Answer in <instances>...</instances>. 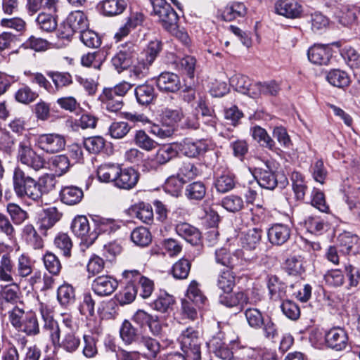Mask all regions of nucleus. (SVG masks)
<instances>
[{"instance_id":"nucleus-34","label":"nucleus","mask_w":360,"mask_h":360,"mask_svg":"<svg viewBox=\"0 0 360 360\" xmlns=\"http://www.w3.org/2000/svg\"><path fill=\"white\" fill-rule=\"evenodd\" d=\"M247 8L240 2H231L223 10L221 16L226 21H231L238 17L244 16L246 14Z\"/></svg>"},{"instance_id":"nucleus-59","label":"nucleus","mask_w":360,"mask_h":360,"mask_svg":"<svg viewBox=\"0 0 360 360\" xmlns=\"http://www.w3.org/2000/svg\"><path fill=\"white\" fill-rule=\"evenodd\" d=\"M186 300L194 302L197 306L205 303L206 297L199 288L198 283L195 281H191L188 285Z\"/></svg>"},{"instance_id":"nucleus-26","label":"nucleus","mask_w":360,"mask_h":360,"mask_svg":"<svg viewBox=\"0 0 360 360\" xmlns=\"http://www.w3.org/2000/svg\"><path fill=\"white\" fill-rule=\"evenodd\" d=\"M143 15L141 13H132L127 18V21L123 26L115 34L117 40L127 36L131 30L142 24L143 21Z\"/></svg>"},{"instance_id":"nucleus-47","label":"nucleus","mask_w":360,"mask_h":360,"mask_svg":"<svg viewBox=\"0 0 360 360\" xmlns=\"http://www.w3.org/2000/svg\"><path fill=\"white\" fill-rule=\"evenodd\" d=\"M327 81L333 86L343 88L349 84V77L346 72L335 69L330 70L326 76Z\"/></svg>"},{"instance_id":"nucleus-24","label":"nucleus","mask_w":360,"mask_h":360,"mask_svg":"<svg viewBox=\"0 0 360 360\" xmlns=\"http://www.w3.org/2000/svg\"><path fill=\"white\" fill-rule=\"evenodd\" d=\"M176 233L191 245H197L200 240V233L195 227L188 223H180L176 226Z\"/></svg>"},{"instance_id":"nucleus-1","label":"nucleus","mask_w":360,"mask_h":360,"mask_svg":"<svg viewBox=\"0 0 360 360\" xmlns=\"http://www.w3.org/2000/svg\"><path fill=\"white\" fill-rule=\"evenodd\" d=\"M13 188L15 194L21 199L27 198L37 200L43 193L41 186L20 167H15L13 170Z\"/></svg>"},{"instance_id":"nucleus-32","label":"nucleus","mask_w":360,"mask_h":360,"mask_svg":"<svg viewBox=\"0 0 360 360\" xmlns=\"http://www.w3.org/2000/svg\"><path fill=\"white\" fill-rule=\"evenodd\" d=\"M179 150L184 155L195 158L205 150V146L201 141L185 139L181 143Z\"/></svg>"},{"instance_id":"nucleus-20","label":"nucleus","mask_w":360,"mask_h":360,"mask_svg":"<svg viewBox=\"0 0 360 360\" xmlns=\"http://www.w3.org/2000/svg\"><path fill=\"white\" fill-rule=\"evenodd\" d=\"M156 84L161 91L165 92H176L181 86L178 75L169 72L161 73L157 78Z\"/></svg>"},{"instance_id":"nucleus-19","label":"nucleus","mask_w":360,"mask_h":360,"mask_svg":"<svg viewBox=\"0 0 360 360\" xmlns=\"http://www.w3.org/2000/svg\"><path fill=\"white\" fill-rule=\"evenodd\" d=\"M307 56L309 61L314 64L328 65L333 56V51L329 44H315L309 49Z\"/></svg>"},{"instance_id":"nucleus-57","label":"nucleus","mask_w":360,"mask_h":360,"mask_svg":"<svg viewBox=\"0 0 360 360\" xmlns=\"http://www.w3.org/2000/svg\"><path fill=\"white\" fill-rule=\"evenodd\" d=\"M57 298L61 305L66 306L74 302L75 293L73 287L68 283H64L58 287Z\"/></svg>"},{"instance_id":"nucleus-3","label":"nucleus","mask_w":360,"mask_h":360,"mask_svg":"<svg viewBox=\"0 0 360 360\" xmlns=\"http://www.w3.org/2000/svg\"><path fill=\"white\" fill-rule=\"evenodd\" d=\"M257 258V256L255 254L249 257L243 250H236L231 253L227 249L221 248L216 250L214 253L216 263L229 269L244 265L245 262H252Z\"/></svg>"},{"instance_id":"nucleus-22","label":"nucleus","mask_w":360,"mask_h":360,"mask_svg":"<svg viewBox=\"0 0 360 360\" xmlns=\"http://www.w3.org/2000/svg\"><path fill=\"white\" fill-rule=\"evenodd\" d=\"M290 236V228L282 224H276L268 231V238L273 245H281L289 239Z\"/></svg>"},{"instance_id":"nucleus-33","label":"nucleus","mask_w":360,"mask_h":360,"mask_svg":"<svg viewBox=\"0 0 360 360\" xmlns=\"http://www.w3.org/2000/svg\"><path fill=\"white\" fill-rule=\"evenodd\" d=\"M262 231L259 228L248 229L241 238L243 247L245 250H255L259 244Z\"/></svg>"},{"instance_id":"nucleus-2","label":"nucleus","mask_w":360,"mask_h":360,"mask_svg":"<svg viewBox=\"0 0 360 360\" xmlns=\"http://www.w3.org/2000/svg\"><path fill=\"white\" fill-rule=\"evenodd\" d=\"M16 160L34 171L43 168L45 163L44 158L33 149L28 135H25L18 144Z\"/></svg>"},{"instance_id":"nucleus-38","label":"nucleus","mask_w":360,"mask_h":360,"mask_svg":"<svg viewBox=\"0 0 360 360\" xmlns=\"http://www.w3.org/2000/svg\"><path fill=\"white\" fill-rule=\"evenodd\" d=\"M22 236L34 249L39 250L44 247L43 240L32 224H27L23 227Z\"/></svg>"},{"instance_id":"nucleus-11","label":"nucleus","mask_w":360,"mask_h":360,"mask_svg":"<svg viewBox=\"0 0 360 360\" xmlns=\"http://www.w3.org/2000/svg\"><path fill=\"white\" fill-rule=\"evenodd\" d=\"M325 340L326 345L335 351L344 350L349 342L346 330L342 327H333L326 332Z\"/></svg>"},{"instance_id":"nucleus-23","label":"nucleus","mask_w":360,"mask_h":360,"mask_svg":"<svg viewBox=\"0 0 360 360\" xmlns=\"http://www.w3.org/2000/svg\"><path fill=\"white\" fill-rule=\"evenodd\" d=\"M58 0H27L26 8L28 13L33 15L41 10L56 13Z\"/></svg>"},{"instance_id":"nucleus-63","label":"nucleus","mask_w":360,"mask_h":360,"mask_svg":"<svg viewBox=\"0 0 360 360\" xmlns=\"http://www.w3.org/2000/svg\"><path fill=\"white\" fill-rule=\"evenodd\" d=\"M162 49L161 42L154 40L149 42L146 49L139 57H143L148 64L152 65Z\"/></svg>"},{"instance_id":"nucleus-46","label":"nucleus","mask_w":360,"mask_h":360,"mask_svg":"<svg viewBox=\"0 0 360 360\" xmlns=\"http://www.w3.org/2000/svg\"><path fill=\"white\" fill-rule=\"evenodd\" d=\"M136 217L145 224H150L153 221V210L151 205L143 202H139L133 207Z\"/></svg>"},{"instance_id":"nucleus-8","label":"nucleus","mask_w":360,"mask_h":360,"mask_svg":"<svg viewBox=\"0 0 360 360\" xmlns=\"http://www.w3.org/2000/svg\"><path fill=\"white\" fill-rule=\"evenodd\" d=\"M37 146L46 153L53 154L62 151L66 144L65 139L58 134H44L38 136Z\"/></svg>"},{"instance_id":"nucleus-37","label":"nucleus","mask_w":360,"mask_h":360,"mask_svg":"<svg viewBox=\"0 0 360 360\" xmlns=\"http://www.w3.org/2000/svg\"><path fill=\"white\" fill-rule=\"evenodd\" d=\"M135 96L139 104L148 105L155 97V89L153 85L148 84L139 85L135 89Z\"/></svg>"},{"instance_id":"nucleus-31","label":"nucleus","mask_w":360,"mask_h":360,"mask_svg":"<svg viewBox=\"0 0 360 360\" xmlns=\"http://www.w3.org/2000/svg\"><path fill=\"white\" fill-rule=\"evenodd\" d=\"M83 191L77 186H65L60 191L61 200L67 205L77 204L83 198Z\"/></svg>"},{"instance_id":"nucleus-45","label":"nucleus","mask_w":360,"mask_h":360,"mask_svg":"<svg viewBox=\"0 0 360 360\" xmlns=\"http://www.w3.org/2000/svg\"><path fill=\"white\" fill-rule=\"evenodd\" d=\"M134 141L136 146L148 152L154 150L158 146V143L143 130L136 131Z\"/></svg>"},{"instance_id":"nucleus-52","label":"nucleus","mask_w":360,"mask_h":360,"mask_svg":"<svg viewBox=\"0 0 360 360\" xmlns=\"http://www.w3.org/2000/svg\"><path fill=\"white\" fill-rule=\"evenodd\" d=\"M131 239L136 245L144 247L150 243L151 234L147 228L140 226L132 231Z\"/></svg>"},{"instance_id":"nucleus-35","label":"nucleus","mask_w":360,"mask_h":360,"mask_svg":"<svg viewBox=\"0 0 360 360\" xmlns=\"http://www.w3.org/2000/svg\"><path fill=\"white\" fill-rule=\"evenodd\" d=\"M100 100L103 105H105V109L112 112H119L124 106L123 98L117 96H113L105 91L100 96Z\"/></svg>"},{"instance_id":"nucleus-43","label":"nucleus","mask_w":360,"mask_h":360,"mask_svg":"<svg viewBox=\"0 0 360 360\" xmlns=\"http://www.w3.org/2000/svg\"><path fill=\"white\" fill-rule=\"evenodd\" d=\"M285 269L289 275L300 276L305 271L304 259L301 256H290L285 262Z\"/></svg>"},{"instance_id":"nucleus-15","label":"nucleus","mask_w":360,"mask_h":360,"mask_svg":"<svg viewBox=\"0 0 360 360\" xmlns=\"http://www.w3.org/2000/svg\"><path fill=\"white\" fill-rule=\"evenodd\" d=\"M136 51V46L132 43L122 46L120 51L112 57V65L120 72L127 68L131 63V58Z\"/></svg>"},{"instance_id":"nucleus-6","label":"nucleus","mask_w":360,"mask_h":360,"mask_svg":"<svg viewBox=\"0 0 360 360\" xmlns=\"http://www.w3.org/2000/svg\"><path fill=\"white\" fill-rule=\"evenodd\" d=\"M50 337L53 345H58L68 353L75 352L80 346V338L74 330H62L56 327Z\"/></svg>"},{"instance_id":"nucleus-54","label":"nucleus","mask_w":360,"mask_h":360,"mask_svg":"<svg viewBox=\"0 0 360 360\" xmlns=\"http://www.w3.org/2000/svg\"><path fill=\"white\" fill-rule=\"evenodd\" d=\"M104 60L105 56L101 51L88 53L82 56L81 58V63L83 66L91 67L97 70L101 69Z\"/></svg>"},{"instance_id":"nucleus-14","label":"nucleus","mask_w":360,"mask_h":360,"mask_svg":"<svg viewBox=\"0 0 360 360\" xmlns=\"http://www.w3.org/2000/svg\"><path fill=\"white\" fill-rule=\"evenodd\" d=\"M118 282L110 275L96 277L92 282V290L100 297L109 296L117 288Z\"/></svg>"},{"instance_id":"nucleus-39","label":"nucleus","mask_w":360,"mask_h":360,"mask_svg":"<svg viewBox=\"0 0 360 360\" xmlns=\"http://www.w3.org/2000/svg\"><path fill=\"white\" fill-rule=\"evenodd\" d=\"M66 20L76 32L81 33L89 27L86 16L80 11L70 13Z\"/></svg>"},{"instance_id":"nucleus-4","label":"nucleus","mask_w":360,"mask_h":360,"mask_svg":"<svg viewBox=\"0 0 360 360\" xmlns=\"http://www.w3.org/2000/svg\"><path fill=\"white\" fill-rule=\"evenodd\" d=\"M181 349L188 360H200L201 357V340L199 332L193 328H187L179 338Z\"/></svg>"},{"instance_id":"nucleus-10","label":"nucleus","mask_w":360,"mask_h":360,"mask_svg":"<svg viewBox=\"0 0 360 360\" xmlns=\"http://www.w3.org/2000/svg\"><path fill=\"white\" fill-rule=\"evenodd\" d=\"M72 233L88 245L92 244L98 238L97 231H91L88 219L83 215L76 217L71 224Z\"/></svg>"},{"instance_id":"nucleus-53","label":"nucleus","mask_w":360,"mask_h":360,"mask_svg":"<svg viewBox=\"0 0 360 360\" xmlns=\"http://www.w3.org/2000/svg\"><path fill=\"white\" fill-rule=\"evenodd\" d=\"M14 96L17 102L28 105L37 99L38 94L29 86L23 85L15 91Z\"/></svg>"},{"instance_id":"nucleus-60","label":"nucleus","mask_w":360,"mask_h":360,"mask_svg":"<svg viewBox=\"0 0 360 360\" xmlns=\"http://www.w3.org/2000/svg\"><path fill=\"white\" fill-rule=\"evenodd\" d=\"M245 316L250 327L259 329L265 320L262 312L256 308H248L245 311Z\"/></svg>"},{"instance_id":"nucleus-62","label":"nucleus","mask_w":360,"mask_h":360,"mask_svg":"<svg viewBox=\"0 0 360 360\" xmlns=\"http://www.w3.org/2000/svg\"><path fill=\"white\" fill-rule=\"evenodd\" d=\"M120 338L126 345H131L135 342L138 338L137 330L132 324L127 320H125L120 330Z\"/></svg>"},{"instance_id":"nucleus-41","label":"nucleus","mask_w":360,"mask_h":360,"mask_svg":"<svg viewBox=\"0 0 360 360\" xmlns=\"http://www.w3.org/2000/svg\"><path fill=\"white\" fill-rule=\"evenodd\" d=\"M236 182L234 176L229 172H224L216 177L214 186L219 193H224L232 190Z\"/></svg>"},{"instance_id":"nucleus-17","label":"nucleus","mask_w":360,"mask_h":360,"mask_svg":"<svg viewBox=\"0 0 360 360\" xmlns=\"http://www.w3.org/2000/svg\"><path fill=\"white\" fill-rule=\"evenodd\" d=\"M117 179H115V186L120 189L130 190L137 184L139 174L132 167L122 168L120 166Z\"/></svg>"},{"instance_id":"nucleus-30","label":"nucleus","mask_w":360,"mask_h":360,"mask_svg":"<svg viewBox=\"0 0 360 360\" xmlns=\"http://www.w3.org/2000/svg\"><path fill=\"white\" fill-rule=\"evenodd\" d=\"M99 5L105 15L113 16L121 14L125 10L127 2L125 0H103Z\"/></svg>"},{"instance_id":"nucleus-25","label":"nucleus","mask_w":360,"mask_h":360,"mask_svg":"<svg viewBox=\"0 0 360 360\" xmlns=\"http://www.w3.org/2000/svg\"><path fill=\"white\" fill-rule=\"evenodd\" d=\"M120 172V165L114 163H105L101 165L97 169V176L100 181L115 183Z\"/></svg>"},{"instance_id":"nucleus-56","label":"nucleus","mask_w":360,"mask_h":360,"mask_svg":"<svg viewBox=\"0 0 360 360\" xmlns=\"http://www.w3.org/2000/svg\"><path fill=\"white\" fill-rule=\"evenodd\" d=\"M6 211L15 225L22 224L29 217L28 213L15 203H8Z\"/></svg>"},{"instance_id":"nucleus-5","label":"nucleus","mask_w":360,"mask_h":360,"mask_svg":"<svg viewBox=\"0 0 360 360\" xmlns=\"http://www.w3.org/2000/svg\"><path fill=\"white\" fill-rule=\"evenodd\" d=\"M253 174L258 184L268 190H274L278 182L283 185L287 181L283 175L274 169V165L269 161L266 162L264 167L256 168Z\"/></svg>"},{"instance_id":"nucleus-64","label":"nucleus","mask_w":360,"mask_h":360,"mask_svg":"<svg viewBox=\"0 0 360 360\" xmlns=\"http://www.w3.org/2000/svg\"><path fill=\"white\" fill-rule=\"evenodd\" d=\"M15 271H17V277L25 278L32 274V264L30 258L27 255L21 254L18 257Z\"/></svg>"},{"instance_id":"nucleus-7","label":"nucleus","mask_w":360,"mask_h":360,"mask_svg":"<svg viewBox=\"0 0 360 360\" xmlns=\"http://www.w3.org/2000/svg\"><path fill=\"white\" fill-rule=\"evenodd\" d=\"M153 13L158 16L165 29L169 32L174 31L179 20L176 11L165 0H150Z\"/></svg>"},{"instance_id":"nucleus-44","label":"nucleus","mask_w":360,"mask_h":360,"mask_svg":"<svg viewBox=\"0 0 360 360\" xmlns=\"http://www.w3.org/2000/svg\"><path fill=\"white\" fill-rule=\"evenodd\" d=\"M206 194V187L202 181H194L186 186L185 195L190 200H200Z\"/></svg>"},{"instance_id":"nucleus-48","label":"nucleus","mask_w":360,"mask_h":360,"mask_svg":"<svg viewBox=\"0 0 360 360\" xmlns=\"http://www.w3.org/2000/svg\"><path fill=\"white\" fill-rule=\"evenodd\" d=\"M178 155L177 149L172 145H164L156 152L154 159L159 165H164Z\"/></svg>"},{"instance_id":"nucleus-29","label":"nucleus","mask_w":360,"mask_h":360,"mask_svg":"<svg viewBox=\"0 0 360 360\" xmlns=\"http://www.w3.org/2000/svg\"><path fill=\"white\" fill-rule=\"evenodd\" d=\"M219 302L227 307H243L248 303V299L244 292L238 291L232 294L227 292L220 295Z\"/></svg>"},{"instance_id":"nucleus-16","label":"nucleus","mask_w":360,"mask_h":360,"mask_svg":"<svg viewBox=\"0 0 360 360\" xmlns=\"http://www.w3.org/2000/svg\"><path fill=\"white\" fill-rule=\"evenodd\" d=\"M153 114L160 120L162 124L172 127L183 117V113L180 110L173 109L164 105L155 106Z\"/></svg>"},{"instance_id":"nucleus-49","label":"nucleus","mask_w":360,"mask_h":360,"mask_svg":"<svg viewBox=\"0 0 360 360\" xmlns=\"http://www.w3.org/2000/svg\"><path fill=\"white\" fill-rule=\"evenodd\" d=\"M139 343L141 346L146 348V352H144V355L148 359H155L160 351V345L159 342L150 337H141Z\"/></svg>"},{"instance_id":"nucleus-42","label":"nucleus","mask_w":360,"mask_h":360,"mask_svg":"<svg viewBox=\"0 0 360 360\" xmlns=\"http://www.w3.org/2000/svg\"><path fill=\"white\" fill-rule=\"evenodd\" d=\"M221 206L228 212L236 213L245 207L243 198L238 195H229L225 196L221 202Z\"/></svg>"},{"instance_id":"nucleus-18","label":"nucleus","mask_w":360,"mask_h":360,"mask_svg":"<svg viewBox=\"0 0 360 360\" xmlns=\"http://www.w3.org/2000/svg\"><path fill=\"white\" fill-rule=\"evenodd\" d=\"M17 278L15 264L9 253L0 254V282L13 284Z\"/></svg>"},{"instance_id":"nucleus-40","label":"nucleus","mask_w":360,"mask_h":360,"mask_svg":"<svg viewBox=\"0 0 360 360\" xmlns=\"http://www.w3.org/2000/svg\"><path fill=\"white\" fill-rule=\"evenodd\" d=\"M134 321L143 326L148 325L154 334H158L160 330L157 321V317H154L143 310H138L133 316Z\"/></svg>"},{"instance_id":"nucleus-21","label":"nucleus","mask_w":360,"mask_h":360,"mask_svg":"<svg viewBox=\"0 0 360 360\" xmlns=\"http://www.w3.org/2000/svg\"><path fill=\"white\" fill-rule=\"evenodd\" d=\"M276 12L288 18L300 17L302 6L294 0H279L275 4Z\"/></svg>"},{"instance_id":"nucleus-36","label":"nucleus","mask_w":360,"mask_h":360,"mask_svg":"<svg viewBox=\"0 0 360 360\" xmlns=\"http://www.w3.org/2000/svg\"><path fill=\"white\" fill-rule=\"evenodd\" d=\"M236 285V276L231 270H222L218 275L217 285L224 293L231 292Z\"/></svg>"},{"instance_id":"nucleus-27","label":"nucleus","mask_w":360,"mask_h":360,"mask_svg":"<svg viewBox=\"0 0 360 360\" xmlns=\"http://www.w3.org/2000/svg\"><path fill=\"white\" fill-rule=\"evenodd\" d=\"M260 354L259 348L236 345L233 347V358L230 360H260Z\"/></svg>"},{"instance_id":"nucleus-13","label":"nucleus","mask_w":360,"mask_h":360,"mask_svg":"<svg viewBox=\"0 0 360 360\" xmlns=\"http://www.w3.org/2000/svg\"><path fill=\"white\" fill-rule=\"evenodd\" d=\"M122 276L125 279H129V282H134L135 283L138 281L139 287L137 288L142 298L146 299L151 295L154 289L153 282L141 276L138 270H125L122 273Z\"/></svg>"},{"instance_id":"nucleus-12","label":"nucleus","mask_w":360,"mask_h":360,"mask_svg":"<svg viewBox=\"0 0 360 360\" xmlns=\"http://www.w3.org/2000/svg\"><path fill=\"white\" fill-rule=\"evenodd\" d=\"M63 216L56 207L44 209L39 214L37 221L38 229L42 234L46 235L47 231L52 229Z\"/></svg>"},{"instance_id":"nucleus-58","label":"nucleus","mask_w":360,"mask_h":360,"mask_svg":"<svg viewBox=\"0 0 360 360\" xmlns=\"http://www.w3.org/2000/svg\"><path fill=\"white\" fill-rule=\"evenodd\" d=\"M54 245L64 256L70 257L72 248V241L68 233H59L54 239Z\"/></svg>"},{"instance_id":"nucleus-50","label":"nucleus","mask_w":360,"mask_h":360,"mask_svg":"<svg viewBox=\"0 0 360 360\" xmlns=\"http://www.w3.org/2000/svg\"><path fill=\"white\" fill-rule=\"evenodd\" d=\"M150 64L144 60L143 57H138L137 61L130 70L129 77L131 79L139 80L145 78L148 73Z\"/></svg>"},{"instance_id":"nucleus-61","label":"nucleus","mask_w":360,"mask_h":360,"mask_svg":"<svg viewBox=\"0 0 360 360\" xmlns=\"http://www.w3.org/2000/svg\"><path fill=\"white\" fill-rule=\"evenodd\" d=\"M15 140L9 131L0 129V152L11 155L15 150Z\"/></svg>"},{"instance_id":"nucleus-51","label":"nucleus","mask_w":360,"mask_h":360,"mask_svg":"<svg viewBox=\"0 0 360 360\" xmlns=\"http://www.w3.org/2000/svg\"><path fill=\"white\" fill-rule=\"evenodd\" d=\"M49 165L57 176H61L66 173L70 166L68 158L63 155L53 157L50 160Z\"/></svg>"},{"instance_id":"nucleus-9","label":"nucleus","mask_w":360,"mask_h":360,"mask_svg":"<svg viewBox=\"0 0 360 360\" xmlns=\"http://www.w3.org/2000/svg\"><path fill=\"white\" fill-rule=\"evenodd\" d=\"M336 244L342 255L360 254V238L355 233L349 231L342 232L337 238Z\"/></svg>"},{"instance_id":"nucleus-55","label":"nucleus","mask_w":360,"mask_h":360,"mask_svg":"<svg viewBox=\"0 0 360 360\" xmlns=\"http://www.w3.org/2000/svg\"><path fill=\"white\" fill-rule=\"evenodd\" d=\"M292 189L297 200H303L307 190L303 175L298 172L291 174Z\"/></svg>"},{"instance_id":"nucleus-28","label":"nucleus","mask_w":360,"mask_h":360,"mask_svg":"<svg viewBox=\"0 0 360 360\" xmlns=\"http://www.w3.org/2000/svg\"><path fill=\"white\" fill-rule=\"evenodd\" d=\"M209 347L212 349L215 355L224 360H230L233 358V349L231 351L226 344L222 341L220 335L213 337L210 340Z\"/></svg>"}]
</instances>
